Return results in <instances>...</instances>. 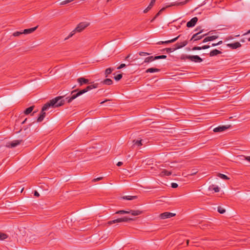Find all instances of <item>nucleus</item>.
<instances>
[{
    "instance_id": "aec40b11",
    "label": "nucleus",
    "mask_w": 250,
    "mask_h": 250,
    "mask_svg": "<svg viewBox=\"0 0 250 250\" xmlns=\"http://www.w3.org/2000/svg\"><path fill=\"white\" fill-rule=\"evenodd\" d=\"M172 174V172L167 171L166 169H163L160 173V175L161 176H164L165 175L169 176Z\"/></svg>"
},
{
    "instance_id": "9b49d317",
    "label": "nucleus",
    "mask_w": 250,
    "mask_h": 250,
    "mask_svg": "<svg viewBox=\"0 0 250 250\" xmlns=\"http://www.w3.org/2000/svg\"><path fill=\"white\" fill-rule=\"evenodd\" d=\"M198 21L197 17H194L192 18L189 21H188L187 23V26L188 27H192L194 26Z\"/></svg>"
},
{
    "instance_id": "2eb2a0df",
    "label": "nucleus",
    "mask_w": 250,
    "mask_h": 250,
    "mask_svg": "<svg viewBox=\"0 0 250 250\" xmlns=\"http://www.w3.org/2000/svg\"><path fill=\"white\" fill-rule=\"evenodd\" d=\"M222 54V52L217 50V49H214L212 51H211L209 54V56L210 57L215 56H217L218 55Z\"/></svg>"
},
{
    "instance_id": "49530a36",
    "label": "nucleus",
    "mask_w": 250,
    "mask_h": 250,
    "mask_svg": "<svg viewBox=\"0 0 250 250\" xmlns=\"http://www.w3.org/2000/svg\"><path fill=\"white\" fill-rule=\"evenodd\" d=\"M209 45H205L201 47V49H206L209 48Z\"/></svg>"
},
{
    "instance_id": "a18cd8bd",
    "label": "nucleus",
    "mask_w": 250,
    "mask_h": 250,
    "mask_svg": "<svg viewBox=\"0 0 250 250\" xmlns=\"http://www.w3.org/2000/svg\"><path fill=\"white\" fill-rule=\"evenodd\" d=\"M151 9V8L150 7H149L148 6H147L144 10V13H146L148 12V11H149Z\"/></svg>"
},
{
    "instance_id": "a19ab883",
    "label": "nucleus",
    "mask_w": 250,
    "mask_h": 250,
    "mask_svg": "<svg viewBox=\"0 0 250 250\" xmlns=\"http://www.w3.org/2000/svg\"><path fill=\"white\" fill-rule=\"evenodd\" d=\"M171 186L172 188H177L178 187V185L177 183H172L171 184Z\"/></svg>"
},
{
    "instance_id": "e2e57ef3",
    "label": "nucleus",
    "mask_w": 250,
    "mask_h": 250,
    "mask_svg": "<svg viewBox=\"0 0 250 250\" xmlns=\"http://www.w3.org/2000/svg\"><path fill=\"white\" fill-rule=\"evenodd\" d=\"M249 33H250V30H248L247 32V34H249Z\"/></svg>"
},
{
    "instance_id": "a211bd4d",
    "label": "nucleus",
    "mask_w": 250,
    "mask_h": 250,
    "mask_svg": "<svg viewBox=\"0 0 250 250\" xmlns=\"http://www.w3.org/2000/svg\"><path fill=\"white\" fill-rule=\"evenodd\" d=\"M228 46L231 47L233 49H236L241 46L239 42H236L233 43H229L227 45Z\"/></svg>"
},
{
    "instance_id": "8fccbe9b",
    "label": "nucleus",
    "mask_w": 250,
    "mask_h": 250,
    "mask_svg": "<svg viewBox=\"0 0 250 250\" xmlns=\"http://www.w3.org/2000/svg\"><path fill=\"white\" fill-rule=\"evenodd\" d=\"M34 196H37V197H39V196H40L39 193H38V192L37 191H36V190H35V191H34Z\"/></svg>"
},
{
    "instance_id": "473e14b6",
    "label": "nucleus",
    "mask_w": 250,
    "mask_h": 250,
    "mask_svg": "<svg viewBox=\"0 0 250 250\" xmlns=\"http://www.w3.org/2000/svg\"><path fill=\"white\" fill-rule=\"evenodd\" d=\"M197 172H198V170H197V169L193 168V169H192L191 170V171H190V173H189V175H193L196 174Z\"/></svg>"
},
{
    "instance_id": "412c9836",
    "label": "nucleus",
    "mask_w": 250,
    "mask_h": 250,
    "mask_svg": "<svg viewBox=\"0 0 250 250\" xmlns=\"http://www.w3.org/2000/svg\"><path fill=\"white\" fill-rule=\"evenodd\" d=\"M34 106H31L27 108L24 111V113L26 115L30 114L33 110Z\"/></svg>"
},
{
    "instance_id": "3c124183",
    "label": "nucleus",
    "mask_w": 250,
    "mask_h": 250,
    "mask_svg": "<svg viewBox=\"0 0 250 250\" xmlns=\"http://www.w3.org/2000/svg\"><path fill=\"white\" fill-rule=\"evenodd\" d=\"M154 5V3H153V2H152L151 1H150L149 4L148 5V7H150L151 9L152 8V7L153 6V5Z\"/></svg>"
},
{
    "instance_id": "6e6552de",
    "label": "nucleus",
    "mask_w": 250,
    "mask_h": 250,
    "mask_svg": "<svg viewBox=\"0 0 250 250\" xmlns=\"http://www.w3.org/2000/svg\"><path fill=\"white\" fill-rule=\"evenodd\" d=\"M187 59L195 62H201L203 61V59L197 55L188 56L187 57Z\"/></svg>"
},
{
    "instance_id": "5701e85b",
    "label": "nucleus",
    "mask_w": 250,
    "mask_h": 250,
    "mask_svg": "<svg viewBox=\"0 0 250 250\" xmlns=\"http://www.w3.org/2000/svg\"><path fill=\"white\" fill-rule=\"evenodd\" d=\"M180 36H181V35H179L178 36H177L176 38H173V39H171L170 40H168V41H164V43L165 44H168V43H169L174 42L175 41H176Z\"/></svg>"
},
{
    "instance_id": "7c9ffc66",
    "label": "nucleus",
    "mask_w": 250,
    "mask_h": 250,
    "mask_svg": "<svg viewBox=\"0 0 250 250\" xmlns=\"http://www.w3.org/2000/svg\"><path fill=\"white\" fill-rule=\"evenodd\" d=\"M122 74H119L117 75L114 76V79L116 81H118L122 78Z\"/></svg>"
},
{
    "instance_id": "393cba45",
    "label": "nucleus",
    "mask_w": 250,
    "mask_h": 250,
    "mask_svg": "<svg viewBox=\"0 0 250 250\" xmlns=\"http://www.w3.org/2000/svg\"><path fill=\"white\" fill-rule=\"evenodd\" d=\"M103 83L106 85H111L113 83V81L110 79H106L103 82Z\"/></svg>"
},
{
    "instance_id": "0eeeda50",
    "label": "nucleus",
    "mask_w": 250,
    "mask_h": 250,
    "mask_svg": "<svg viewBox=\"0 0 250 250\" xmlns=\"http://www.w3.org/2000/svg\"><path fill=\"white\" fill-rule=\"evenodd\" d=\"M231 127L230 125H219L214 128L213 130L214 132H221L231 128Z\"/></svg>"
},
{
    "instance_id": "c85d7f7f",
    "label": "nucleus",
    "mask_w": 250,
    "mask_h": 250,
    "mask_svg": "<svg viewBox=\"0 0 250 250\" xmlns=\"http://www.w3.org/2000/svg\"><path fill=\"white\" fill-rule=\"evenodd\" d=\"M217 210L221 214H223L226 211V210L221 206L218 207Z\"/></svg>"
},
{
    "instance_id": "37998d69",
    "label": "nucleus",
    "mask_w": 250,
    "mask_h": 250,
    "mask_svg": "<svg viewBox=\"0 0 250 250\" xmlns=\"http://www.w3.org/2000/svg\"><path fill=\"white\" fill-rule=\"evenodd\" d=\"M126 66V64H125V63H122L118 67H117V69H122L125 67Z\"/></svg>"
},
{
    "instance_id": "6ab92c4d",
    "label": "nucleus",
    "mask_w": 250,
    "mask_h": 250,
    "mask_svg": "<svg viewBox=\"0 0 250 250\" xmlns=\"http://www.w3.org/2000/svg\"><path fill=\"white\" fill-rule=\"evenodd\" d=\"M160 71V69L156 68H149L146 69V73H154V72H158Z\"/></svg>"
},
{
    "instance_id": "5fc2aeb1",
    "label": "nucleus",
    "mask_w": 250,
    "mask_h": 250,
    "mask_svg": "<svg viewBox=\"0 0 250 250\" xmlns=\"http://www.w3.org/2000/svg\"><path fill=\"white\" fill-rule=\"evenodd\" d=\"M201 27H197L195 29V31H198V30H199V31H200V30H201Z\"/></svg>"
},
{
    "instance_id": "864d4df0",
    "label": "nucleus",
    "mask_w": 250,
    "mask_h": 250,
    "mask_svg": "<svg viewBox=\"0 0 250 250\" xmlns=\"http://www.w3.org/2000/svg\"><path fill=\"white\" fill-rule=\"evenodd\" d=\"M158 44H165L164 43V41H160V42H159L158 43H157Z\"/></svg>"
},
{
    "instance_id": "f03ea898",
    "label": "nucleus",
    "mask_w": 250,
    "mask_h": 250,
    "mask_svg": "<svg viewBox=\"0 0 250 250\" xmlns=\"http://www.w3.org/2000/svg\"><path fill=\"white\" fill-rule=\"evenodd\" d=\"M63 96H58L52 99L45 104L44 108H46V107L55 108L63 105L65 103V100L63 99Z\"/></svg>"
},
{
    "instance_id": "c03bdc74",
    "label": "nucleus",
    "mask_w": 250,
    "mask_h": 250,
    "mask_svg": "<svg viewBox=\"0 0 250 250\" xmlns=\"http://www.w3.org/2000/svg\"><path fill=\"white\" fill-rule=\"evenodd\" d=\"M139 54L140 55V56H143V55H149V53H147V52H140L139 53Z\"/></svg>"
},
{
    "instance_id": "f704fd0d",
    "label": "nucleus",
    "mask_w": 250,
    "mask_h": 250,
    "mask_svg": "<svg viewBox=\"0 0 250 250\" xmlns=\"http://www.w3.org/2000/svg\"><path fill=\"white\" fill-rule=\"evenodd\" d=\"M74 0H63L62 1L61 3H60V4L61 5H65V4H66L69 2H71L73 1H74Z\"/></svg>"
},
{
    "instance_id": "ddd939ff",
    "label": "nucleus",
    "mask_w": 250,
    "mask_h": 250,
    "mask_svg": "<svg viewBox=\"0 0 250 250\" xmlns=\"http://www.w3.org/2000/svg\"><path fill=\"white\" fill-rule=\"evenodd\" d=\"M188 41H185L180 43H176L174 46H175L176 50H177V49L181 48L185 46L186 45H187L188 44Z\"/></svg>"
},
{
    "instance_id": "e433bc0d",
    "label": "nucleus",
    "mask_w": 250,
    "mask_h": 250,
    "mask_svg": "<svg viewBox=\"0 0 250 250\" xmlns=\"http://www.w3.org/2000/svg\"><path fill=\"white\" fill-rule=\"evenodd\" d=\"M45 117V116H44L43 115H40L39 117L37 119V122H41L42 121H43V120L44 119Z\"/></svg>"
},
{
    "instance_id": "4be33fe9",
    "label": "nucleus",
    "mask_w": 250,
    "mask_h": 250,
    "mask_svg": "<svg viewBox=\"0 0 250 250\" xmlns=\"http://www.w3.org/2000/svg\"><path fill=\"white\" fill-rule=\"evenodd\" d=\"M113 70L114 69L111 67L106 69L104 72L105 77H107L108 75L111 74Z\"/></svg>"
},
{
    "instance_id": "de8ad7c7",
    "label": "nucleus",
    "mask_w": 250,
    "mask_h": 250,
    "mask_svg": "<svg viewBox=\"0 0 250 250\" xmlns=\"http://www.w3.org/2000/svg\"><path fill=\"white\" fill-rule=\"evenodd\" d=\"M242 157H244L246 160H247L248 161L250 162V156H245L244 155H242Z\"/></svg>"
},
{
    "instance_id": "cd10ccee",
    "label": "nucleus",
    "mask_w": 250,
    "mask_h": 250,
    "mask_svg": "<svg viewBox=\"0 0 250 250\" xmlns=\"http://www.w3.org/2000/svg\"><path fill=\"white\" fill-rule=\"evenodd\" d=\"M218 176L220 178H221V179H224V180H228V179H229V178L227 175H226L225 174H223L219 173L218 174Z\"/></svg>"
},
{
    "instance_id": "f8f14e48",
    "label": "nucleus",
    "mask_w": 250,
    "mask_h": 250,
    "mask_svg": "<svg viewBox=\"0 0 250 250\" xmlns=\"http://www.w3.org/2000/svg\"><path fill=\"white\" fill-rule=\"evenodd\" d=\"M218 37V36L216 35H213L211 36H208L204 38V39L203 41V42H206L209 41H212L213 40H216Z\"/></svg>"
},
{
    "instance_id": "13d9d810",
    "label": "nucleus",
    "mask_w": 250,
    "mask_h": 250,
    "mask_svg": "<svg viewBox=\"0 0 250 250\" xmlns=\"http://www.w3.org/2000/svg\"><path fill=\"white\" fill-rule=\"evenodd\" d=\"M27 119H25L22 123L21 124H24L26 122Z\"/></svg>"
},
{
    "instance_id": "680f3d73",
    "label": "nucleus",
    "mask_w": 250,
    "mask_h": 250,
    "mask_svg": "<svg viewBox=\"0 0 250 250\" xmlns=\"http://www.w3.org/2000/svg\"><path fill=\"white\" fill-rule=\"evenodd\" d=\"M156 19H154V17L151 20V22H153Z\"/></svg>"
},
{
    "instance_id": "72a5a7b5",
    "label": "nucleus",
    "mask_w": 250,
    "mask_h": 250,
    "mask_svg": "<svg viewBox=\"0 0 250 250\" xmlns=\"http://www.w3.org/2000/svg\"><path fill=\"white\" fill-rule=\"evenodd\" d=\"M165 50L167 53H169L174 51L175 50H176V48L175 47L173 48H166Z\"/></svg>"
},
{
    "instance_id": "bb28decb",
    "label": "nucleus",
    "mask_w": 250,
    "mask_h": 250,
    "mask_svg": "<svg viewBox=\"0 0 250 250\" xmlns=\"http://www.w3.org/2000/svg\"><path fill=\"white\" fill-rule=\"evenodd\" d=\"M8 237V235L4 233L0 232V240H4Z\"/></svg>"
},
{
    "instance_id": "2f4dec72",
    "label": "nucleus",
    "mask_w": 250,
    "mask_h": 250,
    "mask_svg": "<svg viewBox=\"0 0 250 250\" xmlns=\"http://www.w3.org/2000/svg\"><path fill=\"white\" fill-rule=\"evenodd\" d=\"M77 32L75 31V30L74 29V30H73L70 34L69 35L67 36V37L65 38V40H66L68 39H69L70 38L72 37Z\"/></svg>"
},
{
    "instance_id": "c9c22d12",
    "label": "nucleus",
    "mask_w": 250,
    "mask_h": 250,
    "mask_svg": "<svg viewBox=\"0 0 250 250\" xmlns=\"http://www.w3.org/2000/svg\"><path fill=\"white\" fill-rule=\"evenodd\" d=\"M167 56L166 55H160V56H155V58L156 59V60H158V59H166L167 58Z\"/></svg>"
},
{
    "instance_id": "9d476101",
    "label": "nucleus",
    "mask_w": 250,
    "mask_h": 250,
    "mask_svg": "<svg viewBox=\"0 0 250 250\" xmlns=\"http://www.w3.org/2000/svg\"><path fill=\"white\" fill-rule=\"evenodd\" d=\"M175 215H176V214H175V213L168 212H165L161 213L160 215V217L162 219H167V218H170L172 217L175 216Z\"/></svg>"
},
{
    "instance_id": "f257e3e1",
    "label": "nucleus",
    "mask_w": 250,
    "mask_h": 250,
    "mask_svg": "<svg viewBox=\"0 0 250 250\" xmlns=\"http://www.w3.org/2000/svg\"><path fill=\"white\" fill-rule=\"evenodd\" d=\"M77 82L79 83L80 86H82L83 84H91L87 86L83 89L79 90V89H77L72 91L70 96L65 98V100L67 101L68 103H70L73 100L89 90L98 88L99 86V84L98 83H94V82L90 83L88 79H85L84 77H80L77 79Z\"/></svg>"
},
{
    "instance_id": "69168bd1",
    "label": "nucleus",
    "mask_w": 250,
    "mask_h": 250,
    "mask_svg": "<svg viewBox=\"0 0 250 250\" xmlns=\"http://www.w3.org/2000/svg\"><path fill=\"white\" fill-rule=\"evenodd\" d=\"M188 242H189V240H187V245H188Z\"/></svg>"
},
{
    "instance_id": "4c0bfd02",
    "label": "nucleus",
    "mask_w": 250,
    "mask_h": 250,
    "mask_svg": "<svg viewBox=\"0 0 250 250\" xmlns=\"http://www.w3.org/2000/svg\"><path fill=\"white\" fill-rule=\"evenodd\" d=\"M45 117V116H44L43 115H40L39 117L37 119V122H41L42 121H43V120L44 119Z\"/></svg>"
},
{
    "instance_id": "338daca9",
    "label": "nucleus",
    "mask_w": 250,
    "mask_h": 250,
    "mask_svg": "<svg viewBox=\"0 0 250 250\" xmlns=\"http://www.w3.org/2000/svg\"><path fill=\"white\" fill-rule=\"evenodd\" d=\"M248 40L249 41H250V38H248Z\"/></svg>"
},
{
    "instance_id": "052dcab7",
    "label": "nucleus",
    "mask_w": 250,
    "mask_h": 250,
    "mask_svg": "<svg viewBox=\"0 0 250 250\" xmlns=\"http://www.w3.org/2000/svg\"><path fill=\"white\" fill-rule=\"evenodd\" d=\"M151 1L153 2V3H155L156 0H151Z\"/></svg>"
},
{
    "instance_id": "7ed1b4c3",
    "label": "nucleus",
    "mask_w": 250,
    "mask_h": 250,
    "mask_svg": "<svg viewBox=\"0 0 250 250\" xmlns=\"http://www.w3.org/2000/svg\"><path fill=\"white\" fill-rule=\"evenodd\" d=\"M133 219L131 218H129L127 217H124L122 218H119L116 219H114L113 220L109 221L107 222V224L108 225H111L113 224L117 223H121V222H127L131 221H132Z\"/></svg>"
},
{
    "instance_id": "58836bf2",
    "label": "nucleus",
    "mask_w": 250,
    "mask_h": 250,
    "mask_svg": "<svg viewBox=\"0 0 250 250\" xmlns=\"http://www.w3.org/2000/svg\"><path fill=\"white\" fill-rule=\"evenodd\" d=\"M22 34H23V33H22V32L16 31V32H14L13 35L15 37H17V36H19L20 35H21Z\"/></svg>"
},
{
    "instance_id": "ea45409f",
    "label": "nucleus",
    "mask_w": 250,
    "mask_h": 250,
    "mask_svg": "<svg viewBox=\"0 0 250 250\" xmlns=\"http://www.w3.org/2000/svg\"><path fill=\"white\" fill-rule=\"evenodd\" d=\"M103 179V177H98V178H95L92 181L94 182H96L97 181H99L100 180H101Z\"/></svg>"
},
{
    "instance_id": "09e8293b",
    "label": "nucleus",
    "mask_w": 250,
    "mask_h": 250,
    "mask_svg": "<svg viewBox=\"0 0 250 250\" xmlns=\"http://www.w3.org/2000/svg\"><path fill=\"white\" fill-rule=\"evenodd\" d=\"M189 55H183L181 56V60H185V59H187V57Z\"/></svg>"
},
{
    "instance_id": "bf43d9fd",
    "label": "nucleus",
    "mask_w": 250,
    "mask_h": 250,
    "mask_svg": "<svg viewBox=\"0 0 250 250\" xmlns=\"http://www.w3.org/2000/svg\"><path fill=\"white\" fill-rule=\"evenodd\" d=\"M216 45H217V43H212V45H211L212 46H216Z\"/></svg>"
},
{
    "instance_id": "dca6fc26",
    "label": "nucleus",
    "mask_w": 250,
    "mask_h": 250,
    "mask_svg": "<svg viewBox=\"0 0 250 250\" xmlns=\"http://www.w3.org/2000/svg\"><path fill=\"white\" fill-rule=\"evenodd\" d=\"M37 28H38V26H36L35 27H33V28H29V29H24L22 31V33H23V34H30V33L33 32L34 31H35Z\"/></svg>"
},
{
    "instance_id": "4d7b16f0",
    "label": "nucleus",
    "mask_w": 250,
    "mask_h": 250,
    "mask_svg": "<svg viewBox=\"0 0 250 250\" xmlns=\"http://www.w3.org/2000/svg\"><path fill=\"white\" fill-rule=\"evenodd\" d=\"M130 56V54L128 55L125 58V60H127L129 57Z\"/></svg>"
},
{
    "instance_id": "39448f33",
    "label": "nucleus",
    "mask_w": 250,
    "mask_h": 250,
    "mask_svg": "<svg viewBox=\"0 0 250 250\" xmlns=\"http://www.w3.org/2000/svg\"><path fill=\"white\" fill-rule=\"evenodd\" d=\"M203 32V30H201L198 33L194 34L191 39L190 41H193V42L198 41L203 38H204L205 36H206L208 34H201Z\"/></svg>"
},
{
    "instance_id": "774afa93",
    "label": "nucleus",
    "mask_w": 250,
    "mask_h": 250,
    "mask_svg": "<svg viewBox=\"0 0 250 250\" xmlns=\"http://www.w3.org/2000/svg\"><path fill=\"white\" fill-rule=\"evenodd\" d=\"M23 190V188H22L21 192H22Z\"/></svg>"
},
{
    "instance_id": "0e129e2a",
    "label": "nucleus",
    "mask_w": 250,
    "mask_h": 250,
    "mask_svg": "<svg viewBox=\"0 0 250 250\" xmlns=\"http://www.w3.org/2000/svg\"><path fill=\"white\" fill-rule=\"evenodd\" d=\"M106 101H103L101 103V104H103L105 102H106Z\"/></svg>"
},
{
    "instance_id": "c756f323",
    "label": "nucleus",
    "mask_w": 250,
    "mask_h": 250,
    "mask_svg": "<svg viewBox=\"0 0 250 250\" xmlns=\"http://www.w3.org/2000/svg\"><path fill=\"white\" fill-rule=\"evenodd\" d=\"M134 145H136L137 146H141L142 145V140H134L133 141Z\"/></svg>"
},
{
    "instance_id": "f3484780",
    "label": "nucleus",
    "mask_w": 250,
    "mask_h": 250,
    "mask_svg": "<svg viewBox=\"0 0 250 250\" xmlns=\"http://www.w3.org/2000/svg\"><path fill=\"white\" fill-rule=\"evenodd\" d=\"M208 189L209 191L214 190L215 192H218L220 191V188L217 186H215L214 185L209 186Z\"/></svg>"
},
{
    "instance_id": "79ce46f5",
    "label": "nucleus",
    "mask_w": 250,
    "mask_h": 250,
    "mask_svg": "<svg viewBox=\"0 0 250 250\" xmlns=\"http://www.w3.org/2000/svg\"><path fill=\"white\" fill-rule=\"evenodd\" d=\"M201 50V47L200 46H194L192 48V50Z\"/></svg>"
},
{
    "instance_id": "1a4fd4ad",
    "label": "nucleus",
    "mask_w": 250,
    "mask_h": 250,
    "mask_svg": "<svg viewBox=\"0 0 250 250\" xmlns=\"http://www.w3.org/2000/svg\"><path fill=\"white\" fill-rule=\"evenodd\" d=\"M22 140H14L12 142H9L7 144L6 146L9 148L15 147L21 144Z\"/></svg>"
},
{
    "instance_id": "4468645a",
    "label": "nucleus",
    "mask_w": 250,
    "mask_h": 250,
    "mask_svg": "<svg viewBox=\"0 0 250 250\" xmlns=\"http://www.w3.org/2000/svg\"><path fill=\"white\" fill-rule=\"evenodd\" d=\"M156 60V59L155 58V57H153L152 56H149V57L145 58L144 61L142 63V64H144L145 63H149V62H151Z\"/></svg>"
},
{
    "instance_id": "b1692460",
    "label": "nucleus",
    "mask_w": 250,
    "mask_h": 250,
    "mask_svg": "<svg viewBox=\"0 0 250 250\" xmlns=\"http://www.w3.org/2000/svg\"><path fill=\"white\" fill-rule=\"evenodd\" d=\"M123 199L127 200H132L137 198L136 196H125L122 197Z\"/></svg>"
},
{
    "instance_id": "423d86ee",
    "label": "nucleus",
    "mask_w": 250,
    "mask_h": 250,
    "mask_svg": "<svg viewBox=\"0 0 250 250\" xmlns=\"http://www.w3.org/2000/svg\"><path fill=\"white\" fill-rule=\"evenodd\" d=\"M89 24V23H87L86 22H80L75 28V30L77 32H81L86 27H87Z\"/></svg>"
},
{
    "instance_id": "20e7f679",
    "label": "nucleus",
    "mask_w": 250,
    "mask_h": 250,
    "mask_svg": "<svg viewBox=\"0 0 250 250\" xmlns=\"http://www.w3.org/2000/svg\"><path fill=\"white\" fill-rule=\"evenodd\" d=\"M142 213V211H140L139 210H130L129 211H126L125 210H120L117 212L115 213L116 214H128L130 213L132 215L137 216L140 215Z\"/></svg>"
},
{
    "instance_id": "6e6d98bb",
    "label": "nucleus",
    "mask_w": 250,
    "mask_h": 250,
    "mask_svg": "<svg viewBox=\"0 0 250 250\" xmlns=\"http://www.w3.org/2000/svg\"><path fill=\"white\" fill-rule=\"evenodd\" d=\"M222 43H223L222 41H219V42H218L217 43V45H218L221 44Z\"/></svg>"
},
{
    "instance_id": "a878e982",
    "label": "nucleus",
    "mask_w": 250,
    "mask_h": 250,
    "mask_svg": "<svg viewBox=\"0 0 250 250\" xmlns=\"http://www.w3.org/2000/svg\"><path fill=\"white\" fill-rule=\"evenodd\" d=\"M45 107V104L42 106V110H41V113H40V115H43L44 116H45V115H46L45 111L47 110L49 108V107H46V108H45V109H44Z\"/></svg>"
},
{
    "instance_id": "603ef678",
    "label": "nucleus",
    "mask_w": 250,
    "mask_h": 250,
    "mask_svg": "<svg viewBox=\"0 0 250 250\" xmlns=\"http://www.w3.org/2000/svg\"><path fill=\"white\" fill-rule=\"evenodd\" d=\"M123 162H118V163L117 164V166H118V167H120L122 165H123Z\"/></svg>"
}]
</instances>
